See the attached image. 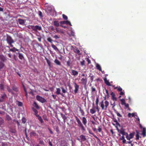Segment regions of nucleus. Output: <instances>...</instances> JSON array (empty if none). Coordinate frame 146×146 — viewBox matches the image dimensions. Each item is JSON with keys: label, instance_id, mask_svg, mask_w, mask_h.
<instances>
[{"label": "nucleus", "instance_id": "a19ab883", "mask_svg": "<svg viewBox=\"0 0 146 146\" xmlns=\"http://www.w3.org/2000/svg\"><path fill=\"white\" fill-rule=\"evenodd\" d=\"M27 121V119L25 118V117H23L22 118V123H25Z\"/></svg>", "mask_w": 146, "mask_h": 146}, {"label": "nucleus", "instance_id": "dca6fc26", "mask_svg": "<svg viewBox=\"0 0 146 146\" xmlns=\"http://www.w3.org/2000/svg\"><path fill=\"white\" fill-rule=\"evenodd\" d=\"M18 21L20 25H24L25 23V22L24 20H23V19H18Z\"/></svg>", "mask_w": 146, "mask_h": 146}, {"label": "nucleus", "instance_id": "72a5a7b5", "mask_svg": "<svg viewBox=\"0 0 146 146\" xmlns=\"http://www.w3.org/2000/svg\"><path fill=\"white\" fill-rule=\"evenodd\" d=\"M134 115H135V114L133 113H128V116L129 117H134Z\"/></svg>", "mask_w": 146, "mask_h": 146}, {"label": "nucleus", "instance_id": "f257e3e1", "mask_svg": "<svg viewBox=\"0 0 146 146\" xmlns=\"http://www.w3.org/2000/svg\"><path fill=\"white\" fill-rule=\"evenodd\" d=\"M75 117L76 120L78 123V126L81 128V129L83 132L85 131L86 129L79 118L76 116H75Z\"/></svg>", "mask_w": 146, "mask_h": 146}, {"label": "nucleus", "instance_id": "a878e982", "mask_svg": "<svg viewBox=\"0 0 146 146\" xmlns=\"http://www.w3.org/2000/svg\"><path fill=\"white\" fill-rule=\"evenodd\" d=\"M5 64L1 61H0V69H2L5 66Z\"/></svg>", "mask_w": 146, "mask_h": 146}, {"label": "nucleus", "instance_id": "9b49d317", "mask_svg": "<svg viewBox=\"0 0 146 146\" xmlns=\"http://www.w3.org/2000/svg\"><path fill=\"white\" fill-rule=\"evenodd\" d=\"M119 133L120 134H121L122 135L124 136H125L126 139L127 137V135H128V133L125 132L124 130H121Z\"/></svg>", "mask_w": 146, "mask_h": 146}, {"label": "nucleus", "instance_id": "79ce46f5", "mask_svg": "<svg viewBox=\"0 0 146 146\" xmlns=\"http://www.w3.org/2000/svg\"><path fill=\"white\" fill-rule=\"evenodd\" d=\"M62 17L65 20H67L68 19V17H67L64 14H63L62 15Z\"/></svg>", "mask_w": 146, "mask_h": 146}, {"label": "nucleus", "instance_id": "473e14b6", "mask_svg": "<svg viewBox=\"0 0 146 146\" xmlns=\"http://www.w3.org/2000/svg\"><path fill=\"white\" fill-rule=\"evenodd\" d=\"M6 119L8 121H10L12 119L11 117L9 115H7L6 116Z\"/></svg>", "mask_w": 146, "mask_h": 146}, {"label": "nucleus", "instance_id": "9d476101", "mask_svg": "<svg viewBox=\"0 0 146 146\" xmlns=\"http://www.w3.org/2000/svg\"><path fill=\"white\" fill-rule=\"evenodd\" d=\"M0 60L1 61L3 62L6 61L7 60L6 57L5 56L3 55L0 54Z\"/></svg>", "mask_w": 146, "mask_h": 146}, {"label": "nucleus", "instance_id": "20e7f679", "mask_svg": "<svg viewBox=\"0 0 146 146\" xmlns=\"http://www.w3.org/2000/svg\"><path fill=\"white\" fill-rule=\"evenodd\" d=\"M100 106L102 108V110H105L107 109L108 106L109 104V102L107 101H106L105 102V106H104V102L102 101L100 103Z\"/></svg>", "mask_w": 146, "mask_h": 146}, {"label": "nucleus", "instance_id": "c756f323", "mask_svg": "<svg viewBox=\"0 0 146 146\" xmlns=\"http://www.w3.org/2000/svg\"><path fill=\"white\" fill-rule=\"evenodd\" d=\"M33 106L36 108L38 109H39V107L38 106V105L35 102H34L33 104Z\"/></svg>", "mask_w": 146, "mask_h": 146}, {"label": "nucleus", "instance_id": "39448f33", "mask_svg": "<svg viewBox=\"0 0 146 146\" xmlns=\"http://www.w3.org/2000/svg\"><path fill=\"white\" fill-rule=\"evenodd\" d=\"M36 99L38 101L42 103H44L46 102V99L39 95H37L36 96Z\"/></svg>", "mask_w": 146, "mask_h": 146}, {"label": "nucleus", "instance_id": "864d4df0", "mask_svg": "<svg viewBox=\"0 0 146 146\" xmlns=\"http://www.w3.org/2000/svg\"><path fill=\"white\" fill-rule=\"evenodd\" d=\"M61 88L62 90V91L63 93H65L67 92L66 90L64 89V88L63 87H62Z\"/></svg>", "mask_w": 146, "mask_h": 146}, {"label": "nucleus", "instance_id": "0e129e2a", "mask_svg": "<svg viewBox=\"0 0 146 146\" xmlns=\"http://www.w3.org/2000/svg\"><path fill=\"white\" fill-rule=\"evenodd\" d=\"M39 15L41 17H42L43 16L42 13L40 11H39Z\"/></svg>", "mask_w": 146, "mask_h": 146}, {"label": "nucleus", "instance_id": "c03bdc74", "mask_svg": "<svg viewBox=\"0 0 146 146\" xmlns=\"http://www.w3.org/2000/svg\"><path fill=\"white\" fill-rule=\"evenodd\" d=\"M65 24H66V25H69L70 26H72L70 22L68 21H65Z\"/></svg>", "mask_w": 146, "mask_h": 146}, {"label": "nucleus", "instance_id": "f03ea898", "mask_svg": "<svg viewBox=\"0 0 146 146\" xmlns=\"http://www.w3.org/2000/svg\"><path fill=\"white\" fill-rule=\"evenodd\" d=\"M6 40L7 43L11 47H13V45L12 44L14 42V41L10 36L7 35Z\"/></svg>", "mask_w": 146, "mask_h": 146}, {"label": "nucleus", "instance_id": "2f4dec72", "mask_svg": "<svg viewBox=\"0 0 146 146\" xmlns=\"http://www.w3.org/2000/svg\"><path fill=\"white\" fill-rule=\"evenodd\" d=\"M32 110L34 112L35 114V115L36 116L37 115H38L37 114L38 113V111L36 109L34 108H33Z\"/></svg>", "mask_w": 146, "mask_h": 146}, {"label": "nucleus", "instance_id": "7c9ffc66", "mask_svg": "<svg viewBox=\"0 0 146 146\" xmlns=\"http://www.w3.org/2000/svg\"><path fill=\"white\" fill-rule=\"evenodd\" d=\"M74 51L75 52L78 54L79 55H81V54L80 53V50L78 48H76L75 49Z\"/></svg>", "mask_w": 146, "mask_h": 146}, {"label": "nucleus", "instance_id": "680f3d73", "mask_svg": "<svg viewBox=\"0 0 146 146\" xmlns=\"http://www.w3.org/2000/svg\"><path fill=\"white\" fill-rule=\"evenodd\" d=\"M81 65L82 66H83L85 64V61L84 60H83L81 62Z\"/></svg>", "mask_w": 146, "mask_h": 146}, {"label": "nucleus", "instance_id": "09e8293b", "mask_svg": "<svg viewBox=\"0 0 146 146\" xmlns=\"http://www.w3.org/2000/svg\"><path fill=\"white\" fill-rule=\"evenodd\" d=\"M39 143L41 145H44V143L43 141L42 140L40 139L39 141Z\"/></svg>", "mask_w": 146, "mask_h": 146}, {"label": "nucleus", "instance_id": "aec40b11", "mask_svg": "<svg viewBox=\"0 0 146 146\" xmlns=\"http://www.w3.org/2000/svg\"><path fill=\"white\" fill-rule=\"evenodd\" d=\"M53 25L54 26L56 27H58L60 25V24L58 21H54L53 22Z\"/></svg>", "mask_w": 146, "mask_h": 146}, {"label": "nucleus", "instance_id": "6e6d98bb", "mask_svg": "<svg viewBox=\"0 0 146 146\" xmlns=\"http://www.w3.org/2000/svg\"><path fill=\"white\" fill-rule=\"evenodd\" d=\"M47 40L48 42H52V39L50 37H49V38H48L47 39Z\"/></svg>", "mask_w": 146, "mask_h": 146}, {"label": "nucleus", "instance_id": "052dcab7", "mask_svg": "<svg viewBox=\"0 0 146 146\" xmlns=\"http://www.w3.org/2000/svg\"><path fill=\"white\" fill-rule=\"evenodd\" d=\"M92 89V92H95L96 91V89L94 87H92L91 88Z\"/></svg>", "mask_w": 146, "mask_h": 146}, {"label": "nucleus", "instance_id": "ddd939ff", "mask_svg": "<svg viewBox=\"0 0 146 146\" xmlns=\"http://www.w3.org/2000/svg\"><path fill=\"white\" fill-rule=\"evenodd\" d=\"M111 99L113 101H116L117 100L116 98L115 97V94L113 92H111Z\"/></svg>", "mask_w": 146, "mask_h": 146}, {"label": "nucleus", "instance_id": "338daca9", "mask_svg": "<svg viewBox=\"0 0 146 146\" xmlns=\"http://www.w3.org/2000/svg\"><path fill=\"white\" fill-rule=\"evenodd\" d=\"M132 142V141H130V140H129V141H127V143H129V144H131V145H132L133 144H131Z\"/></svg>", "mask_w": 146, "mask_h": 146}, {"label": "nucleus", "instance_id": "3c124183", "mask_svg": "<svg viewBox=\"0 0 146 146\" xmlns=\"http://www.w3.org/2000/svg\"><path fill=\"white\" fill-rule=\"evenodd\" d=\"M47 63L49 67H51V62L50 60L47 59L46 60Z\"/></svg>", "mask_w": 146, "mask_h": 146}, {"label": "nucleus", "instance_id": "13d9d810", "mask_svg": "<svg viewBox=\"0 0 146 146\" xmlns=\"http://www.w3.org/2000/svg\"><path fill=\"white\" fill-rule=\"evenodd\" d=\"M52 47L54 49L56 50L57 49V47L54 45L53 44L51 45Z\"/></svg>", "mask_w": 146, "mask_h": 146}, {"label": "nucleus", "instance_id": "4be33fe9", "mask_svg": "<svg viewBox=\"0 0 146 146\" xmlns=\"http://www.w3.org/2000/svg\"><path fill=\"white\" fill-rule=\"evenodd\" d=\"M17 54H18V56L20 59L21 60H22L24 58L23 54L22 53L19 52H18V53H17Z\"/></svg>", "mask_w": 146, "mask_h": 146}, {"label": "nucleus", "instance_id": "f8f14e48", "mask_svg": "<svg viewBox=\"0 0 146 146\" xmlns=\"http://www.w3.org/2000/svg\"><path fill=\"white\" fill-rule=\"evenodd\" d=\"M79 137L81 139L82 142L83 141H85L86 139V137L85 136L83 135H81Z\"/></svg>", "mask_w": 146, "mask_h": 146}, {"label": "nucleus", "instance_id": "6e6552de", "mask_svg": "<svg viewBox=\"0 0 146 146\" xmlns=\"http://www.w3.org/2000/svg\"><path fill=\"white\" fill-rule=\"evenodd\" d=\"M82 83V84H83L84 86H86L87 81V79L86 78H82L81 80Z\"/></svg>", "mask_w": 146, "mask_h": 146}, {"label": "nucleus", "instance_id": "bf43d9fd", "mask_svg": "<svg viewBox=\"0 0 146 146\" xmlns=\"http://www.w3.org/2000/svg\"><path fill=\"white\" fill-rule=\"evenodd\" d=\"M122 90V88L120 87V86H119L117 88V90L118 91H121Z\"/></svg>", "mask_w": 146, "mask_h": 146}, {"label": "nucleus", "instance_id": "8fccbe9b", "mask_svg": "<svg viewBox=\"0 0 146 146\" xmlns=\"http://www.w3.org/2000/svg\"><path fill=\"white\" fill-rule=\"evenodd\" d=\"M80 113H81L82 115H84V111L82 110V109L81 108H80Z\"/></svg>", "mask_w": 146, "mask_h": 146}, {"label": "nucleus", "instance_id": "58836bf2", "mask_svg": "<svg viewBox=\"0 0 146 146\" xmlns=\"http://www.w3.org/2000/svg\"><path fill=\"white\" fill-rule=\"evenodd\" d=\"M115 112L117 114V115L119 117H122V115H121L117 111L115 110Z\"/></svg>", "mask_w": 146, "mask_h": 146}, {"label": "nucleus", "instance_id": "4468645a", "mask_svg": "<svg viewBox=\"0 0 146 146\" xmlns=\"http://www.w3.org/2000/svg\"><path fill=\"white\" fill-rule=\"evenodd\" d=\"M7 98V96L4 93L3 94L1 95V98H0L1 100L3 101V102L5 101V99Z\"/></svg>", "mask_w": 146, "mask_h": 146}, {"label": "nucleus", "instance_id": "6ab92c4d", "mask_svg": "<svg viewBox=\"0 0 146 146\" xmlns=\"http://www.w3.org/2000/svg\"><path fill=\"white\" fill-rule=\"evenodd\" d=\"M82 120L83 124L85 125H86L87 123V121L86 118L84 117H82Z\"/></svg>", "mask_w": 146, "mask_h": 146}, {"label": "nucleus", "instance_id": "5fc2aeb1", "mask_svg": "<svg viewBox=\"0 0 146 146\" xmlns=\"http://www.w3.org/2000/svg\"><path fill=\"white\" fill-rule=\"evenodd\" d=\"M1 146H8V145L6 142H3L1 144Z\"/></svg>", "mask_w": 146, "mask_h": 146}, {"label": "nucleus", "instance_id": "4c0bfd02", "mask_svg": "<svg viewBox=\"0 0 146 146\" xmlns=\"http://www.w3.org/2000/svg\"><path fill=\"white\" fill-rule=\"evenodd\" d=\"M4 88V85L3 84H0V89L3 90Z\"/></svg>", "mask_w": 146, "mask_h": 146}, {"label": "nucleus", "instance_id": "393cba45", "mask_svg": "<svg viewBox=\"0 0 146 146\" xmlns=\"http://www.w3.org/2000/svg\"><path fill=\"white\" fill-rule=\"evenodd\" d=\"M36 117H37L38 119L41 123L43 122V120L41 117L39 115H37Z\"/></svg>", "mask_w": 146, "mask_h": 146}, {"label": "nucleus", "instance_id": "0eeeda50", "mask_svg": "<svg viewBox=\"0 0 146 146\" xmlns=\"http://www.w3.org/2000/svg\"><path fill=\"white\" fill-rule=\"evenodd\" d=\"M30 135L31 137H34L36 138H38V135L34 131H33L30 133Z\"/></svg>", "mask_w": 146, "mask_h": 146}, {"label": "nucleus", "instance_id": "1a4fd4ad", "mask_svg": "<svg viewBox=\"0 0 146 146\" xmlns=\"http://www.w3.org/2000/svg\"><path fill=\"white\" fill-rule=\"evenodd\" d=\"M74 86L75 87V90H74V92L75 94L77 93L78 91L79 88V86L76 83L74 84Z\"/></svg>", "mask_w": 146, "mask_h": 146}, {"label": "nucleus", "instance_id": "c9c22d12", "mask_svg": "<svg viewBox=\"0 0 146 146\" xmlns=\"http://www.w3.org/2000/svg\"><path fill=\"white\" fill-rule=\"evenodd\" d=\"M61 114L62 117V118H63V119L64 120V122H65V120L66 119H67L66 117V116H65V115H63L61 113Z\"/></svg>", "mask_w": 146, "mask_h": 146}, {"label": "nucleus", "instance_id": "e2e57ef3", "mask_svg": "<svg viewBox=\"0 0 146 146\" xmlns=\"http://www.w3.org/2000/svg\"><path fill=\"white\" fill-rule=\"evenodd\" d=\"M53 37L56 39H59L60 38V37L57 35H54Z\"/></svg>", "mask_w": 146, "mask_h": 146}, {"label": "nucleus", "instance_id": "f704fd0d", "mask_svg": "<svg viewBox=\"0 0 146 146\" xmlns=\"http://www.w3.org/2000/svg\"><path fill=\"white\" fill-rule=\"evenodd\" d=\"M90 112L92 114H93L95 113L96 111L94 108L91 109L90 110Z\"/></svg>", "mask_w": 146, "mask_h": 146}, {"label": "nucleus", "instance_id": "49530a36", "mask_svg": "<svg viewBox=\"0 0 146 146\" xmlns=\"http://www.w3.org/2000/svg\"><path fill=\"white\" fill-rule=\"evenodd\" d=\"M18 105L19 106H22L23 105V103L20 101H18Z\"/></svg>", "mask_w": 146, "mask_h": 146}, {"label": "nucleus", "instance_id": "a18cd8bd", "mask_svg": "<svg viewBox=\"0 0 146 146\" xmlns=\"http://www.w3.org/2000/svg\"><path fill=\"white\" fill-rule=\"evenodd\" d=\"M7 89L8 91L9 92H12V90L10 88L9 86H7Z\"/></svg>", "mask_w": 146, "mask_h": 146}, {"label": "nucleus", "instance_id": "e433bc0d", "mask_svg": "<svg viewBox=\"0 0 146 146\" xmlns=\"http://www.w3.org/2000/svg\"><path fill=\"white\" fill-rule=\"evenodd\" d=\"M89 133L90 134L93 135L98 140H100V139L97 137V136H96L95 134H94L93 133L90 131H89Z\"/></svg>", "mask_w": 146, "mask_h": 146}, {"label": "nucleus", "instance_id": "412c9836", "mask_svg": "<svg viewBox=\"0 0 146 146\" xmlns=\"http://www.w3.org/2000/svg\"><path fill=\"white\" fill-rule=\"evenodd\" d=\"M18 49L16 48L15 47H13V48H9V51H11L13 52H15L16 51H18Z\"/></svg>", "mask_w": 146, "mask_h": 146}, {"label": "nucleus", "instance_id": "c85d7f7f", "mask_svg": "<svg viewBox=\"0 0 146 146\" xmlns=\"http://www.w3.org/2000/svg\"><path fill=\"white\" fill-rule=\"evenodd\" d=\"M54 62L57 65H61L60 62L57 59H56L54 61Z\"/></svg>", "mask_w": 146, "mask_h": 146}, {"label": "nucleus", "instance_id": "2eb2a0df", "mask_svg": "<svg viewBox=\"0 0 146 146\" xmlns=\"http://www.w3.org/2000/svg\"><path fill=\"white\" fill-rule=\"evenodd\" d=\"M71 71L72 73V75L74 76H76L78 75V73L77 71L74 70H72Z\"/></svg>", "mask_w": 146, "mask_h": 146}, {"label": "nucleus", "instance_id": "b1692460", "mask_svg": "<svg viewBox=\"0 0 146 146\" xmlns=\"http://www.w3.org/2000/svg\"><path fill=\"white\" fill-rule=\"evenodd\" d=\"M146 130L145 128H143L142 134L143 137H145L146 135Z\"/></svg>", "mask_w": 146, "mask_h": 146}, {"label": "nucleus", "instance_id": "7ed1b4c3", "mask_svg": "<svg viewBox=\"0 0 146 146\" xmlns=\"http://www.w3.org/2000/svg\"><path fill=\"white\" fill-rule=\"evenodd\" d=\"M29 29H31L33 31H37V30L39 31L42 30L41 27L38 25H36L35 26L32 25L30 26L29 27Z\"/></svg>", "mask_w": 146, "mask_h": 146}, {"label": "nucleus", "instance_id": "37998d69", "mask_svg": "<svg viewBox=\"0 0 146 146\" xmlns=\"http://www.w3.org/2000/svg\"><path fill=\"white\" fill-rule=\"evenodd\" d=\"M120 101L121 102V104L122 105H124L125 103V100L124 99H121Z\"/></svg>", "mask_w": 146, "mask_h": 146}, {"label": "nucleus", "instance_id": "4d7b16f0", "mask_svg": "<svg viewBox=\"0 0 146 146\" xmlns=\"http://www.w3.org/2000/svg\"><path fill=\"white\" fill-rule=\"evenodd\" d=\"M99 102V98L98 97H97L96 98V106H98V103Z\"/></svg>", "mask_w": 146, "mask_h": 146}, {"label": "nucleus", "instance_id": "f3484780", "mask_svg": "<svg viewBox=\"0 0 146 146\" xmlns=\"http://www.w3.org/2000/svg\"><path fill=\"white\" fill-rule=\"evenodd\" d=\"M56 94H58L59 95V94H60V88H56ZM61 95L62 96H64V95L63 94H61Z\"/></svg>", "mask_w": 146, "mask_h": 146}, {"label": "nucleus", "instance_id": "774afa93", "mask_svg": "<svg viewBox=\"0 0 146 146\" xmlns=\"http://www.w3.org/2000/svg\"><path fill=\"white\" fill-rule=\"evenodd\" d=\"M119 94L120 95H121V96L123 95L124 94V92H123L121 91L119 93Z\"/></svg>", "mask_w": 146, "mask_h": 146}, {"label": "nucleus", "instance_id": "de8ad7c7", "mask_svg": "<svg viewBox=\"0 0 146 146\" xmlns=\"http://www.w3.org/2000/svg\"><path fill=\"white\" fill-rule=\"evenodd\" d=\"M137 134L136 135V139L137 140H138L139 139V133L137 131Z\"/></svg>", "mask_w": 146, "mask_h": 146}, {"label": "nucleus", "instance_id": "ea45409f", "mask_svg": "<svg viewBox=\"0 0 146 146\" xmlns=\"http://www.w3.org/2000/svg\"><path fill=\"white\" fill-rule=\"evenodd\" d=\"M13 90L15 92H17L18 89L17 87L15 86H13L12 87Z\"/></svg>", "mask_w": 146, "mask_h": 146}, {"label": "nucleus", "instance_id": "423d86ee", "mask_svg": "<svg viewBox=\"0 0 146 146\" xmlns=\"http://www.w3.org/2000/svg\"><path fill=\"white\" fill-rule=\"evenodd\" d=\"M135 132H133L132 133H130L129 135L128 134L127 135V140H130L131 139L133 138L135 135Z\"/></svg>", "mask_w": 146, "mask_h": 146}, {"label": "nucleus", "instance_id": "a211bd4d", "mask_svg": "<svg viewBox=\"0 0 146 146\" xmlns=\"http://www.w3.org/2000/svg\"><path fill=\"white\" fill-rule=\"evenodd\" d=\"M4 124V120L3 119L0 117V127H2Z\"/></svg>", "mask_w": 146, "mask_h": 146}, {"label": "nucleus", "instance_id": "cd10ccee", "mask_svg": "<svg viewBox=\"0 0 146 146\" xmlns=\"http://www.w3.org/2000/svg\"><path fill=\"white\" fill-rule=\"evenodd\" d=\"M97 69L99 71H102V69L100 66L98 64H97L96 66Z\"/></svg>", "mask_w": 146, "mask_h": 146}, {"label": "nucleus", "instance_id": "bb28decb", "mask_svg": "<svg viewBox=\"0 0 146 146\" xmlns=\"http://www.w3.org/2000/svg\"><path fill=\"white\" fill-rule=\"evenodd\" d=\"M71 60L70 59H69L66 62L67 65L68 66H70L71 64Z\"/></svg>", "mask_w": 146, "mask_h": 146}, {"label": "nucleus", "instance_id": "5701e85b", "mask_svg": "<svg viewBox=\"0 0 146 146\" xmlns=\"http://www.w3.org/2000/svg\"><path fill=\"white\" fill-rule=\"evenodd\" d=\"M104 81L105 83L107 85H108V86H111V85L110 82H109V81L107 80V79L106 78H105L104 79Z\"/></svg>", "mask_w": 146, "mask_h": 146}, {"label": "nucleus", "instance_id": "69168bd1", "mask_svg": "<svg viewBox=\"0 0 146 146\" xmlns=\"http://www.w3.org/2000/svg\"><path fill=\"white\" fill-rule=\"evenodd\" d=\"M86 61L88 62V64H89L91 63V61L88 58H87Z\"/></svg>", "mask_w": 146, "mask_h": 146}, {"label": "nucleus", "instance_id": "603ef678", "mask_svg": "<svg viewBox=\"0 0 146 146\" xmlns=\"http://www.w3.org/2000/svg\"><path fill=\"white\" fill-rule=\"evenodd\" d=\"M9 131L10 132L13 133H15L16 132V130L14 129H11Z\"/></svg>", "mask_w": 146, "mask_h": 146}]
</instances>
